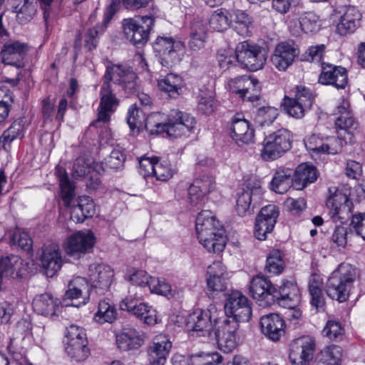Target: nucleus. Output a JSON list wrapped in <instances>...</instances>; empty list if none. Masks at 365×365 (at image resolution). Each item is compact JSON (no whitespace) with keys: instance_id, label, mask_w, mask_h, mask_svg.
I'll return each instance as SVG.
<instances>
[{"instance_id":"nucleus-28","label":"nucleus","mask_w":365,"mask_h":365,"mask_svg":"<svg viewBox=\"0 0 365 365\" xmlns=\"http://www.w3.org/2000/svg\"><path fill=\"white\" fill-rule=\"evenodd\" d=\"M27 47L24 43L14 41L5 43L1 51L2 63L6 65L14 66L17 68L24 66V58L26 54Z\"/></svg>"},{"instance_id":"nucleus-52","label":"nucleus","mask_w":365,"mask_h":365,"mask_svg":"<svg viewBox=\"0 0 365 365\" xmlns=\"http://www.w3.org/2000/svg\"><path fill=\"white\" fill-rule=\"evenodd\" d=\"M175 170L170 162L162 160L158 157L154 166L153 177L157 180L166 182L173 176Z\"/></svg>"},{"instance_id":"nucleus-40","label":"nucleus","mask_w":365,"mask_h":365,"mask_svg":"<svg viewBox=\"0 0 365 365\" xmlns=\"http://www.w3.org/2000/svg\"><path fill=\"white\" fill-rule=\"evenodd\" d=\"M59 303L58 299H54L51 294L44 293L34 299L33 305L35 311L39 314L52 317L56 315Z\"/></svg>"},{"instance_id":"nucleus-14","label":"nucleus","mask_w":365,"mask_h":365,"mask_svg":"<svg viewBox=\"0 0 365 365\" xmlns=\"http://www.w3.org/2000/svg\"><path fill=\"white\" fill-rule=\"evenodd\" d=\"M250 292L261 307H269L276 302L277 289L264 275H255L252 279Z\"/></svg>"},{"instance_id":"nucleus-49","label":"nucleus","mask_w":365,"mask_h":365,"mask_svg":"<svg viewBox=\"0 0 365 365\" xmlns=\"http://www.w3.org/2000/svg\"><path fill=\"white\" fill-rule=\"evenodd\" d=\"M284 255L279 250H273L267 257L266 270L272 274H282L284 269Z\"/></svg>"},{"instance_id":"nucleus-36","label":"nucleus","mask_w":365,"mask_h":365,"mask_svg":"<svg viewBox=\"0 0 365 365\" xmlns=\"http://www.w3.org/2000/svg\"><path fill=\"white\" fill-rule=\"evenodd\" d=\"M173 365H222V356L218 353H202L192 355L189 358L175 356Z\"/></svg>"},{"instance_id":"nucleus-58","label":"nucleus","mask_w":365,"mask_h":365,"mask_svg":"<svg viewBox=\"0 0 365 365\" xmlns=\"http://www.w3.org/2000/svg\"><path fill=\"white\" fill-rule=\"evenodd\" d=\"M349 229L365 240V212H356L351 215Z\"/></svg>"},{"instance_id":"nucleus-64","label":"nucleus","mask_w":365,"mask_h":365,"mask_svg":"<svg viewBox=\"0 0 365 365\" xmlns=\"http://www.w3.org/2000/svg\"><path fill=\"white\" fill-rule=\"evenodd\" d=\"M24 337H12L7 346L9 352L15 359H20L24 355Z\"/></svg>"},{"instance_id":"nucleus-4","label":"nucleus","mask_w":365,"mask_h":365,"mask_svg":"<svg viewBox=\"0 0 365 365\" xmlns=\"http://www.w3.org/2000/svg\"><path fill=\"white\" fill-rule=\"evenodd\" d=\"M199 242L209 252L220 253L226 245L227 237L222 223L210 210L200 212L195 220Z\"/></svg>"},{"instance_id":"nucleus-7","label":"nucleus","mask_w":365,"mask_h":365,"mask_svg":"<svg viewBox=\"0 0 365 365\" xmlns=\"http://www.w3.org/2000/svg\"><path fill=\"white\" fill-rule=\"evenodd\" d=\"M314 99L315 95L309 88L302 85L297 86L294 88V96H284L281 106L289 116L301 119L311 109Z\"/></svg>"},{"instance_id":"nucleus-33","label":"nucleus","mask_w":365,"mask_h":365,"mask_svg":"<svg viewBox=\"0 0 365 365\" xmlns=\"http://www.w3.org/2000/svg\"><path fill=\"white\" fill-rule=\"evenodd\" d=\"M361 14L353 6L346 8L336 26V31L341 36L354 33L360 26Z\"/></svg>"},{"instance_id":"nucleus-56","label":"nucleus","mask_w":365,"mask_h":365,"mask_svg":"<svg viewBox=\"0 0 365 365\" xmlns=\"http://www.w3.org/2000/svg\"><path fill=\"white\" fill-rule=\"evenodd\" d=\"M278 110L272 106L259 108L257 112V120L262 125H268L278 116Z\"/></svg>"},{"instance_id":"nucleus-57","label":"nucleus","mask_w":365,"mask_h":365,"mask_svg":"<svg viewBox=\"0 0 365 365\" xmlns=\"http://www.w3.org/2000/svg\"><path fill=\"white\" fill-rule=\"evenodd\" d=\"M278 296L279 297H277L276 301L278 302V304L281 307L284 308H294L297 307L301 299L299 289H296L295 288H294V289H292L289 294L282 291V294Z\"/></svg>"},{"instance_id":"nucleus-44","label":"nucleus","mask_w":365,"mask_h":365,"mask_svg":"<svg viewBox=\"0 0 365 365\" xmlns=\"http://www.w3.org/2000/svg\"><path fill=\"white\" fill-rule=\"evenodd\" d=\"M252 191L241 190L237 193L235 210L239 216L250 215L254 212L252 205Z\"/></svg>"},{"instance_id":"nucleus-31","label":"nucleus","mask_w":365,"mask_h":365,"mask_svg":"<svg viewBox=\"0 0 365 365\" xmlns=\"http://www.w3.org/2000/svg\"><path fill=\"white\" fill-rule=\"evenodd\" d=\"M335 128L337 134L336 138L341 139L342 146L344 143H351L354 134L358 131L359 122L355 119L354 114L338 116L335 120Z\"/></svg>"},{"instance_id":"nucleus-20","label":"nucleus","mask_w":365,"mask_h":365,"mask_svg":"<svg viewBox=\"0 0 365 365\" xmlns=\"http://www.w3.org/2000/svg\"><path fill=\"white\" fill-rule=\"evenodd\" d=\"M318 81L325 86H332L337 89H344L348 84L347 70L341 66L322 63Z\"/></svg>"},{"instance_id":"nucleus-24","label":"nucleus","mask_w":365,"mask_h":365,"mask_svg":"<svg viewBox=\"0 0 365 365\" xmlns=\"http://www.w3.org/2000/svg\"><path fill=\"white\" fill-rule=\"evenodd\" d=\"M215 309V306L210 305L207 310L197 309L190 314L187 318V329L190 331L201 333L199 335L204 336L210 331L212 323V310Z\"/></svg>"},{"instance_id":"nucleus-23","label":"nucleus","mask_w":365,"mask_h":365,"mask_svg":"<svg viewBox=\"0 0 365 365\" xmlns=\"http://www.w3.org/2000/svg\"><path fill=\"white\" fill-rule=\"evenodd\" d=\"M353 279L346 275H330L325 290L327 294L339 302H346L352 287Z\"/></svg>"},{"instance_id":"nucleus-26","label":"nucleus","mask_w":365,"mask_h":365,"mask_svg":"<svg viewBox=\"0 0 365 365\" xmlns=\"http://www.w3.org/2000/svg\"><path fill=\"white\" fill-rule=\"evenodd\" d=\"M76 300V303H72L71 305L79 307L86 304L90 299V290L86 284L84 278L78 277L68 284L63 301Z\"/></svg>"},{"instance_id":"nucleus-9","label":"nucleus","mask_w":365,"mask_h":365,"mask_svg":"<svg viewBox=\"0 0 365 365\" xmlns=\"http://www.w3.org/2000/svg\"><path fill=\"white\" fill-rule=\"evenodd\" d=\"M330 195L327 200L329 215L334 222H346L352 215L354 205L346 190L339 188L329 190Z\"/></svg>"},{"instance_id":"nucleus-13","label":"nucleus","mask_w":365,"mask_h":365,"mask_svg":"<svg viewBox=\"0 0 365 365\" xmlns=\"http://www.w3.org/2000/svg\"><path fill=\"white\" fill-rule=\"evenodd\" d=\"M66 351L77 361L85 360L89 355L87 337L84 329L76 325L67 328L66 334Z\"/></svg>"},{"instance_id":"nucleus-55","label":"nucleus","mask_w":365,"mask_h":365,"mask_svg":"<svg viewBox=\"0 0 365 365\" xmlns=\"http://www.w3.org/2000/svg\"><path fill=\"white\" fill-rule=\"evenodd\" d=\"M227 285V282L223 275H209L207 279V293L214 297L225 291Z\"/></svg>"},{"instance_id":"nucleus-1","label":"nucleus","mask_w":365,"mask_h":365,"mask_svg":"<svg viewBox=\"0 0 365 365\" xmlns=\"http://www.w3.org/2000/svg\"><path fill=\"white\" fill-rule=\"evenodd\" d=\"M137 75L133 68L124 64L113 63L108 61L103 76V85L100 90V104L96 121L107 123L110 121L111 114L115 110L118 101L112 88V84L120 86L125 93H135L138 87Z\"/></svg>"},{"instance_id":"nucleus-53","label":"nucleus","mask_w":365,"mask_h":365,"mask_svg":"<svg viewBox=\"0 0 365 365\" xmlns=\"http://www.w3.org/2000/svg\"><path fill=\"white\" fill-rule=\"evenodd\" d=\"M24 133V125L22 120H17L12 123L0 138V142L4 145L11 143L15 139L22 137Z\"/></svg>"},{"instance_id":"nucleus-27","label":"nucleus","mask_w":365,"mask_h":365,"mask_svg":"<svg viewBox=\"0 0 365 365\" xmlns=\"http://www.w3.org/2000/svg\"><path fill=\"white\" fill-rule=\"evenodd\" d=\"M172 344L165 335L155 336L153 344L148 350L150 364L165 365Z\"/></svg>"},{"instance_id":"nucleus-10","label":"nucleus","mask_w":365,"mask_h":365,"mask_svg":"<svg viewBox=\"0 0 365 365\" xmlns=\"http://www.w3.org/2000/svg\"><path fill=\"white\" fill-rule=\"evenodd\" d=\"M153 47L159 56L161 65L170 68L181 60L180 54L184 51L185 45L182 41H175L172 37L158 36Z\"/></svg>"},{"instance_id":"nucleus-8","label":"nucleus","mask_w":365,"mask_h":365,"mask_svg":"<svg viewBox=\"0 0 365 365\" xmlns=\"http://www.w3.org/2000/svg\"><path fill=\"white\" fill-rule=\"evenodd\" d=\"M292 139L291 132L285 128L267 135L263 140L261 158L266 161L280 158L292 148Z\"/></svg>"},{"instance_id":"nucleus-51","label":"nucleus","mask_w":365,"mask_h":365,"mask_svg":"<svg viewBox=\"0 0 365 365\" xmlns=\"http://www.w3.org/2000/svg\"><path fill=\"white\" fill-rule=\"evenodd\" d=\"M147 286L152 293L163 296L170 294L172 290L171 285L164 277L155 275L149 276V279H147Z\"/></svg>"},{"instance_id":"nucleus-17","label":"nucleus","mask_w":365,"mask_h":365,"mask_svg":"<svg viewBox=\"0 0 365 365\" xmlns=\"http://www.w3.org/2000/svg\"><path fill=\"white\" fill-rule=\"evenodd\" d=\"M279 215V207L269 204L263 207L256 217L255 236L259 240H264L267 235L272 232Z\"/></svg>"},{"instance_id":"nucleus-3","label":"nucleus","mask_w":365,"mask_h":365,"mask_svg":"<svg viewBox=\"0 0 365 365\" xmlns=\"http://www.w3.org/2000/svg\"><path fill=\"white\" fill-rule=\"evenodd\" d=\"M146 7H149L148 14L140 15L136 19L127 18L122 21L125 38L135 46L147 43L158 17L159 9L154 5V0H133L128 9L129 11H138Z\"/></svg>"},{"instance_id":"nucleus-25","label":"nucleus","mask_w":365,"mask_h":365,"mask_svg":"<svg viewBox=\"0 0 365 365\" xmlns=\"http://www.w3.org/2000/svg\"><path fill=\"white\" fill-rule=\"evenodd\" d=\"M262 332L269 340L277 341L285 332L284 320L278 314L271 313L260 318Z\"/></svg>"},{"instance_id":"nucleus-48","label":"nucleus","mask_w":365,"mask_h":365,"mask_svg":"<svg viewBox=\"0 0 365 365\" xmlns=\"http://www.w3.org/2000/svg\"><path fill=\"white\" fill-rule=\"evenodd\" d=\"M230 13L222 8L215 10L209 19L210 28L218 32L226 30L230 24Z\"/></svg>"},{"instance_id":"nucleus-29","label":"nucleus","mask_w":365,"mask_h":365,"mask_svg":"<svg viewBox=\"0 0 365 365\" xmlns=\"http://www.w3.org/2000/svg\"><path fill=\"white\" fill-rule=\"evenodd\" d=\"M230 136L238 145H242L253 141L255 130L251 128L249 121L237 115L232 119Z\"/></svg>"},{"instance_id":"nucleus-39","label":"nucleus","mask_w":365,"mask_h":365,"mask_svg":"<svg viewBox=\"0 0 365 365\" xmlns=\"http://www.w3.org/2000/svg\"><path fill=\"white\" fill-rule=\"evenodd\" d=\"M95 212L93 199L89 196H80L78 205L71 211V218L76 222H83L86 219L92 217Z\"/></svg>"},{"instance_id":"nucleus-19","label":"nucleus","mask_w":365,"mask_h":365,"mask_svg":"<svg viewBox=\"0 0 365 365\" xmlns=\"http://www.w3.org/2000/svg\"><path fill=\"white\" fill-rule=\"evenodd\" d=\"M304 145L307 150L313 154H336L342 149V141L334 136L326 138L312 134L304 140Z\"/></svg>"},{"instance_id":"nucleus-59","label":"nucleus","mask_w":365,"mask_h":365,"mask_svg":"<svg viewBox=\"0 0 365 365\" xmlns=\"http://www.w3.org/2000/svg\"><path fill=\"white\" fill-rule=\"evenodd\" d=\"M196 26H198L199 30L193 31L194 26H192V32L190 34V38L189 41V47L192 51H197L203 47L206 38V33L203 25L200 23H197Z\"/></svg>"},{"instance_id":"nucleus-46","label":"nucleus","mask_w":365,"mask_h":365,"mask_svg":"<svg viewBox=\"0 0 365 365\" xmlns=\"http://www.w3.org/2000/svg\"><path fill=\"white\" fill-rule=\"evenodd\" d=\"M117 317V310L113 304L106 300L98 303V311L94 314V320L100 324L112 323Z\"/></svg>"},{"instance_id":"nucleus-61","label":"nucleus","mask_w":365,"mask_h":365,"mask_svg":"<svg viewBox=\"0 0 365 365\" xmlns=\"http://www.w3.org/2000/svg\"><path fill=\"white\" fill-rule=\"evenodd\" d=\"M126 156L123 152L119 150H113L109 156L106 158V165L113 170L121 169L124 166Z\"/></svg>"},{"instance_id":"nucleus-35","label":"nucleus","mask_w":365,"mask_h":365,"mask_svg":"<svg viewBox=\"0 0 365 365\" xmlns=\"http://www.w3.org/2000/svg\"><path fill=\"white\" fill-rule=\"evenodd\" d=\"M309 302L317 312L324 311L326 301L323 294L324 281L320 275H312L307 282Z\"/></svg>"},{"instance_id":"nucleus-54","label":"nucleus","mask_w":365,"mask_h":365,"mask_svg":"<svg viewBox=\"0 0 365 365\" xmlns=\"http://www.w3.org/2000/svg\"><path fill=\"white\" fill-rule=\"evenodd\" d=\"M326 46L324 44H319L309 46L302 55V61L317 63L322 66L323 58L325 53Z\"/></svg>"},{"instance_id":"nucleus-42","label":"nucleus","mask_w":365,"mask_h":365,"mask_svg":"<svg viewBox=\"0 0 365 365\" xmlns=\"http://www.w3.org/2000/svg\"><path fill=\"white\" fill-rule=\"evenodd\" d=\"M116 344L119 349L128 351L140 347L143 339L136 330L130 329L116 336Z\"/></svg>"},{"instance_id":"nucleus-43","label":"nucleus","mask_w":365,"mask_h":365,"mask_svg":"<svg viewBox=\"0 0 365 365\" xmlns=\"http://www.w3.org/2000/svg\"><path fill=\"white\" fill-rule=\"evenodd\" d=\"M343 356L341 347L330 345L323 349L319 354V361L316 365H341Z\"/></svg>"},{"instance_id":"nucleus-63","label":"nucleus","mask_w":365,"mask_h":365,"mask_svg":"<svg viewBox=\"0 0 365 365\" xmlns=\"http://www.w3.org/2000/svg\"><path fill=\"white\" fill-rule=\"evenodd\" d=\"M19 264L21 262L18 256L12 255L1 257L0 259V274H14Z\"/></svg>"},{"instance_id":"nucleus-60","label":"nucleus","mask_w":365,"mask_h":365,"mask_svg":"<svg viewBox=\"0 0 365 365\" xmlns=\"http://www.w3.org/2000/svg\"><path fill=\"white\" fill-rule=\"evenodd\" d=\"M158 157H147L145 155L138 159L139 168L138 173L144 178L153 177L154 166Z\"/></svg>"},{"instance_id":"nucleus-34","label":"nucleus","mask_w":365,"mask_h":365,"mask_svg":"<svg viewBox=\"0 0 365 365\" xmlns=\"http://www.w3.org/2000/svg\"><path fill=\"white\" fill-rule=\"evenodd\" d=\"M11 11L16 14V19L20 24L31 21L38 9L37 0H11Z\"/></svg>"},{"instance_id":"nucleus-6","label":"nucleus","mask_w":365,"mask_h":365,"mask_svg":"<svg viewBox=\"0 0 365 365\" xmlns=\"http://www.w3.org/2000/svg\"><path fill=\"white\" fill-rule=\"evenodd\" d=\"M215 329L209 332V338L212 343L225 353L232 351L237 345L239 323L227 317L214 319Z\"/></svg>"},{"instance_id":"nucleus-37","label":"nucleus","mask_w":365,"mask_h":365,"mask_svg":"<svg viewBox=\"0 0 365 365\" xmlns=\"http://www.w3.org/2000/svg\"><path fill=\"white\" fill-rule=\"evenodd\" d=\"M230 26L240 36H249L253 29V19L245 11L235 10L230 14Z\"/></svg>"},{"instance_id":"nucleus-22","label":"nucleus","mask_w":365,"mask_h":365,"mask_svg":"<svg viewBox=\"0 0 365 365\" xmlns=\"http://www.w3.org/2000/svg\"><path fill=\"white\" fill-rule=\"evenodd\" d=\"M120 308L123 311L130 312L148 325H154L158 323L156 310L146 303L139 302L133 296L125 297L120 302Z\"/></svg>"},{"instance_id":"nucleus-45","label":"nucleus","mask_w":365,"mask_h":365,"mask_svg":"<svg viewBox=\"0 0 365 365\" xmlns=\"http://www.w3.org/2000/svg\"><path fill=\"white\" fill-rule=\"evenodd\" d=\"M58 177L61 188L60 195L65 206L68 207L75 197V187L65 170H58Z\"/></svg>"},{"instance_id":"nucleus-15","label":"nucleus","mask_w":365,"mask_h":365,"mask_svg":"<svg viewBox=\"0 0 365 365\" xmlns=\"http://www.w3.org/2000/svg\"><path fill=\"white\" fill-rule=\"evenodd\" d=\"M315 340L309 336L294 339L289 346V359L292 365H309L315 351Z\"/></svg>"},{"instance_id":"nucleus-50","label":"nucleus","mask_w":365,"mask_h":365,"mask_svg":"<svg viewBox=\"0 0 365 365\" xmlns=\"http://www.w3.org/2000/svg\"><path fill=\"white\" fill-rule=\"evenodd\" d=\"M299 24L301 30L305 34H312L319 30V16L313 12H306L302 14L296 23ZM293 23H295L293 21Z\"/></svg>"},{"instance_id":"nucleus-38","label":"nucleus","mask_w":365,"mask_h":365,"mask_svg":"<svg viewBox=\"0 0 365 365\" xmlns=\"http://www.w3.org/2000/svg\"><path fill=\"white\" fill-rule=\"evenodd\" d=\"M317 177V170L314 165L300 164L294 170V187L297 190H302L309 184L315 182Z\"/></svg>"},{"instance_id":"nucleus-32","label":"nucleus","mask_w":365,"mask_h":365,"mask_svg":"<svg viewBox=\"0 0 365 365\" xmlns=\"http://www.w3.org/2000/svg\"><path fill=\"white\" fill-rule=\"evenodd\" d=\"M292 186H294V169L284 166L277 168L270 182V189L276 193L284 194Z\"/></svg>"},{"instance_id":"nucleus-21","label":"nucleus","mask_w":365,"mask_h":365,"mask_svg":"<svg viewBox=\"0 0 365 365\" xmlns=\"http://www.w3.org/2000/svg\"><path fill=\"white\" fill-rule=\"evenodd\" d=\"M228 87L230 92L238 95L243 100L251 91L256 92V93L248 96V101L255 102L259 98V82L257 78L250 76L244 75L230 79L228 82Z\"/></svg>"},{"instance_id":"nucleus-47","label":"nucleus","mask_w":365,"mask_h":365,"mask_svg":"<svg viewBox=\"0 0 365 365\" xmlns=\"http://www.w3.org/2000/svg\"><path fill=\"white\" fill-rule=\"evenodd\" d=\"M103 170V167L101 163L93 162L91 163L89 160L84 158L80 157L76 159L73 165V175L74 178L86 177L92 170Z\"/></svg>"},{"instance_id":"nucleus-41","label":"nucleus","mask_w":365,"mask_h":365,"mask_svg":"<svg viewBox=\"0 0 365 365\" xmlns=\"http://www.w3.org/2000/svg\"><path fill=\"white\" fill-rule=\"evenodd\" d=\"M160 91L167 93L171 98L179 96L184 86L183 78L175 73H170L158 82Z\"/></svg>"},{"instance_id":"nucleus-62","label":"nucleus","mask_w":365,"mask_h":365,"mask_svg":"<svg viewBox=\"0 0 365 365\" xmlns=\"http://www.w3.org/2000/svg\"><path fill=\"white\" fill-rule=\"evenodd\" d=\"M14 245H17L21 249L30 252L32 251V240L26 232L16 230L11 239Z\"/></svg>"},{"instance_id":"nucleus-30","label":"nucleus","mask_w":365,"mask_h":365,"mask_svg":"<svg viewBox=\"0 0 365 365\" xmlns=\"http://www.w3.org/2000/svg\"><path fill=\"white\" fill-rule=\"evenodd\" d=\"M42 267L47 272L56 274L63 266V261L59 246L56 244H50L44 246L40 257Z\"/></svg>"},{"instance_id":"nucleus-16","label":"nucleus","mask_w":365,"mask_h":365,"mask_svg":"<svg viewBox=\"0 0 365 365\" xmlns=\"http://www.w3.org/2000/svg\"><path fill=\"white\" fill-rule=\"evenodd\" d=\"M120 9V1L113 0L106 7L101 23L87 29L84 35L85 47L91 51L96 48L100 36L105 33L107 26L115 13Z\"/></svg>"},{"instance_id":"nucleus-12","label":"nucleus","mask_w":365,"mask_h":365,"mask_svg":"<svg viewBox=\"0 0 365 365\" xmlns=\"http://www.w3.org/2000/svg\"><path fill=\"white\" fill-rule=\"evenodd\" d=\"M96 237L90 230L77 231L68 236L63 244L66 255L73 259H80L93 251Z\"/></svg>"},{"instance_id":"nucleus-2","label":"nucleus","mask_w":365,"mask_h":365,"mask_svg":"<svg viewBox=\"0 0 365 365\" xmlns=\"http://www.w3.org/2000/svg\"><path fill=\"white\" fill-rule=\"evenodd\" d=\"M160 116V113H153L145 120L143 112L135 104H133L128 108L126 121L133 134L139 133L144 123L146 129L152 135L166 133L170 137L180 138L189 137L195 132L196 120L188 113L175 111V114L164 123L158 122Z\"/></svg>"},{"instance_id":"nucleus-18","label":"nucleus","mask_w":365,"mask_h":365,"mask_svg":"<svg viewBox=\"0 0 365 365\" xmlns=\"http://www.w3.org/2000/svg\"><path fill=\"white\" fill-rule=\"evenodd\" d=\"M299 53V48L294 41H285L277 45L271 61L279 71H285L293 64Z\"/></svg>"},{"instance_id":"nucleus-5","label":"nucleus","mask_w":365,"mask_h":365,"mask_svg":"<svg viewBox=\"0 0 365 365\" xmlns=\"http://www.w3.org/2000/svg\"><path fill=\"white\" fill-rule=\"evenodd\" d=\"M217 58L222 68H228L236 60L242 67L250 71L262 69L267 61L262 48L249 41H244L237 45L235 56H225L219 53Z\"/></svg>"},{"instance_id":"nucleus-11","label":"nucleus","mask_w":365,"mask_h":365,"mask_svg":"<svg viewBox=\"0 0 365 365\" xmlns=\"http://www.w3.org/2000/svg\"><path fill=\"white\" fill-rule=\"evenodd\" d=\"M225 312L230 320L249 322L252 316V302L241 292L232 290L227 297Z\"/></svg>"}]
</instances>
